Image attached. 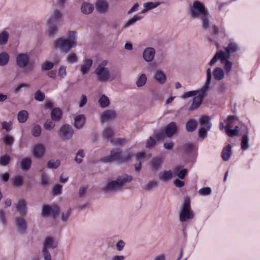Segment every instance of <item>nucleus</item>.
<instances>
[{
	"label": "nucleus",
	"instance_id": "obj_17",
	"mask_svg": "<svg viewBox=\"0 0 260 260\" xmlns=\"http://www.w3.org/2000/svg\"><path fill=\"white\" fill-rule=\"evenodd\" d=\"M108 3L105 0H97L95 3L96 11L100 13H105L108 10Z\"/></svg>",
	"mask_w": 260,
	"mask_h": 260
},
{
	"label": "nucleus",
	"instance_id": "obj_16",
	"mask_svg": "<svg viewBox=\"0 0 260 260\" xmlns=\"http://www.w3.org/2000/svg\"><path fill=\"white\" fill-rule=\"evenodd\" d=\"M154 80L160 85H163L167 82V79L165 73L161 70H157L154 73Z\"/></svg>",
	"mask_w": 260,
	"mask_h": 260
},
{
	"label": "nucleus",
	"instance_id": "obj_46",
	"mask_svg": "<svg viewBox=\"0 0 260 260\" xmlns=\"http://www.w3.org/2000/svg\"><path fill=\"white\" fill-rule=\"evenodd\" d=\"M225 129L227 135L231 137L237 135L239 132V127L238 126H236L233 129H229L226 126Z\"/></svg>",
	"mask_w": 260,
	"mask_h": 260
},
{
	"label": "nucleus",
	"instance_id": "obj_51",
	"mask_svg": "<svg viewBox=\"0 0 260 260\" xmlns=\"http://www.w3.org/2000/svg\"><path fill=\"white\" fill-rule=\"evenodd\" d=\"M85 156V153L83 150H79L76 154L75 158V161L78 164H80L82 162V158Z\"/></svg>",
	"mask_w": 260,
	"mask_h": 260
},
{
	"label": "nucleus",
	"instance_id": "obj_60",
	"mask_svg": "<svg viewBox=\"0 0 260 260\" xmlns=\"http://www.w3.org/2000/svg\"><path fill=\"white\" fill-rule=\"evenodd\" d=\"M209 130V129L205 128L204 127H201L198 132L199 137L202 139H204L205 135H207Z\"/></svg>",
	"mask_w": 260,
	"mask_h": 260
},
{
	"label": "nucleus",
	"instance_id": "obj_45",
	"mask_svg": "<svg viewBox=\"0 0 260 260\" xmlns=\"http://www.w3.org/2000/svg\"><path fill=\"white\" fill-rule=\"evenodd\" d=\"M12 180V184L15 187H19L22 184L23 179L20 176H16Z\"/></svg>",
	"mask_w": 260,
	"mask_h": 260
},
{
	"label": "nucleus",
	"instance_id": "obj_18",
	"mask_svg": "<svg viewBox=\"0 0 260 260\" xmlns=\"http://www.w3.org/2000/svg\"><path fill=\"white\" fill-rule=\"evenodd\" d=\"M45 151V149L43 145L39 144L34 146L32 153L35 157L40 158L43 156Z\"/></svg>",
	"mask_w": 260,
	"mask_h": 260
},
{
	"label": "nucleus",
	"instance_id": "obj_33",
	"mask_svg": "<svg viewBox=\"0 0 260 260\" xmlns=\"http://www.w3.org/2000/svg\"><path fill=\"white\" fill-rule=\"evenodd\" d=\"M214 78L216 80H221L224 77L223 71L220 68H216L213 71Z\"/></svg>",
	"mask_w": 260,
	"mask_h": 260
},
{
	"label": "nucleus",
	"instance_id": "obj_26",
	"mask_svg": "<svg viewBox=\"0 0 260 260\" xmlns=\"http://www.w3.org/2000/svg\"><path fill=\"white\" fill-rule=\"evenodd\" d=\"M158 177L160 180L166 182L172 178V172L170 170L161 171L159 173Z\"/></svg>",
	"mask_w": 260,
	"mask_h": 260
},
{
	"label": "nucleus",
	"instance_id": "obj_31",
	"mask_svg": "<svg viewBox=\"0 0 260 260\" xmlns=\"http://www.w3.org/2000/svg\"><path fill=\"white\" fill-rule=\"evenodd\" d=\"M162 159L161 158L155 157L151 161V164L152 169L154 170H158L160 167L162 163Z\"/></svg>",
	"mask_w": 260,
	"mask_h": 260
},
{
	"label": "nucleus",
	"instance_id": "obj_34",
	"mask_svg": "<svg viewBox=\"0 0 260 260\" xmlns=\"http://www.w3.org/2000/svg\"><path fill=\"white\" fill-rule=\"evenodd\" d=\"M28 113L26 110H21L17 114V119L19 122L24 123L28 119Z\"/></svg>",
	"mask_w": 260,
	"mask_h": 260
},
{
	"label": "nucleus",
	"instance_id": "obj_23",
	"mask_svg": "<svg viewBox=\"0 0 260 260\" xmlns=\"http://www.w3.org/2000/svg\"><path fill=\"white\" fill-rule=\"evenodd\" d=\"M85 121V117L84 115H78L74 118V126L77 129L81 128Z\"/></svg>",
	"mask_w": 260,
	"mask_h": 260
},
{
	"label": "nucleus",
	"instance_id": "obj_48",
	"mask_svg": "<svg viewBox=\"0 0 260 260\" xmlns=\"http://www.w3.org/2000/svg\"><path fill=\"white\" fill-rule=\"evenodd\" d=\"M249 138L247 135L243 136L241 142V148L244 150L248 148L249 147Z\"/></svg>",
	"mask_w": 260,
	"mask_h": 260
},
{
	"label": "nucleus",
	"instance_id": "obj_63",
	"mask_svg": "<svg viewBox=\"0 0 260 260\" xmlns=\"http://www.w3.org/2000/svg\"><path fill=\"white\" fill-rule=\"evenodd\" d=\"M58 76L61 78H63L67 75L66 73V67L64 66H61L58 70Z\"/></svg>",
	"mask_w": 260,
	"mask_h": 260
},
{
	"label": "nucleus",
	"instance_id": "obj_28",
	"mask_svg": "<svg viewBox=\"0 0 260 260\" xmlns=\"http://www.w3.org/2000/svg\"><path fill=\"white\" fill-rule=\"evenodd\" d=\"M51 119L55 121H58L62 117V111L58 108H54L51 112Z\"/></svg>",
	"mask_w": 260,
	"mask_h": 260
},
{
	"label": "nucleus",
	"instance_id": "obj_37",
	"mask_svg": "<svg viewBox=\"0 0 260 260\" xmlns=\"http://www.w3.org/2000/svg\"><path fill=\"white\" fill-rule=\"evenodd\" d=\"M100 106L102 108L107 107L110 104L109 98L105 94H103L99 100Z\"/></svg>",
	"mask_w": 260,
	"mask_h": 260
},
{
	"label": "nucleus",
	"instance_id": "obj_27",
	"mask_svg": "<svg viewBox=\"0 0 260 260\" xmlns=\"http://www.w3.org/2000/svg\"><path fill=\"white\" fill-rule=\"evenodd\" d=\"M160 4V2H147L144 3L143 5L144 9L141 11V13H145L148 11L157 7Z\"/></svg>",
	"mask_w": 260,
	"mask_h": 260
},
{
	"label": "nucleus",
	"instance_id": "obj_29",
	"mask_svg": "<svg viewBox=\"0 0 260 260\" xmlns=\"http://www.w3.org/2000/svg\"><path fill=\"white\" fill-rule=\"evenodd\" d=\"M94 9L93 5L87 2H84L81 8V10L82 13L84 14H90Z\"/></svg>",
	"mask_w": 260,
	"mask_h": 260
},
{
	"label": "nucleus",
	"instance_id": "obj_35",
	"mask_svg": "<svg viewBox=\"0 0 260 260\" xmlns=\"http://www.w3.org/2000/svg\"><path fill=\"white\" fill-rule=\"evenodd\" d=\"M180 167L179 166L176 167L173 169V171L175 174H176L177 177L181 179H183L185 177L187 170L186 169H183L179 171Z\"/></svg>",
	"mask_w": 260,
	"mask_h": 260
},
{
	"label": "nucleus",
	"instance_id": "obj_8",
	"mask_svg": "<svg viewBox=\"0 0 260 260\" xmlns=\"http://www.w3.org/2000/svg\"><path fill=\"white\" fill-rule=\"evenodd\" d=\"M57 246V242L53 237H47L43 242L42 254L44 260H51L49 249L52 250Z\"/></svg>",
	"mask_w": 260,
	"mask_h": 260
},
{
	"label": "nucleus",
	"instance_id": "obj_12",
	"mask_svg": "<svg viewBox=\"0 0 260 260\" xmlns=\"http://www.w3.org/2000/svg\"><path fill=\"white\" fill-rule=\"evenodd\" d=\"M225 51L223 50H220L216 53L218 55H223L226 57H230V54L235 53L238 50L237 45L234 43H230L228 47L224 48Z\"/></svg>",
	"mask_w": 260,
	"mask_h": 260
},
{
	"label": "nucleus",
	"instance_id": "obj_9",
	"mask_svg": "<svg viewBox=\"0 0 260 260\" xmlns=\"http://www.w3.org/2000/svg\"><path fill=\"white\" fill-rule=\"evenodd\" d=\"M76 45V42H71L69 40L63 38H58L53 42V46L55 48L65 53L69 52L72 47H75Z\"/></svg>",
	"mask_w": 260,
	"mask_h": 260
},
{
	"label": "nucleus",
	"instance_id": "obj_49",
	"mask_svg": "<svg viewBox=\"0 0 260 260\" xmlns=\"http://www.w3.org/2000/svg\"><path fill=\"white\" fill-rule=\"evenodd\" d=\"M141 16L138 15H135L134 17L129 19L127 22L125 24L124 27H126L134 24L136 22L140 20L141 19Z\"/></svg>",
	"mask_w": 260,
	"mask_h": 260
},
{
	"label": "nucleus",
	"instance_id": "obj_10",
	"mask_svg": "<svg viewBox=\"0 0 260 260\" xmlns=\"http://www.w3.org/2000/svg\"><path fill=\"white\" fill-rule=\"evenodd\" d=\"M30 57L26 53H20L17 55L16 57V62L17 66L21 69L27 68L29 70H32L34 66L29 62Z\"/></svg>",
	"mask_w": 260,
	"mask_h": 260
},
{
	"label": "nucleus",
	"instance_id": "obj_61",
	"mask_svg": "<svg viewBox=\"0 0 260 260\" xmlns=\"http://www.w3.org/2000/svg\"><path fill=\"white\" fill-rule=\"evenodd\" d=\"M4 141L6 145L11 146L14 142V138L13 137L7 135L5 136Z\"/></svg>",
	"mask_w": 260,
	"mask_h": 260
},
{
	"label": "nucleus",
	"instance_id": "obj_14",
	"mask_svg": "<svg viewBox=\"0 0 260 260\" xmlns=\"http://www.w3.org/2000/svg\"><path fill=\"white\" fill-rule=\"evenodd\" d=\"M155 55V49L152 47H147L143 52V58L144 60L148 62L152 61Z\"/></svg>",
	"mask_w": 260,
	"mask_h": 260
},
{
	"label": "nucleus",
	"instance_id": "obj_42",
	"mask_svg": "<svg viewBox=\"0 0 260 260\" xmlns=\"http://www.w3.org/2000/svg\"><path fill=\"white\" fill-rule=\"evenodd\" d=\"M41 184L44 186L46 187L49 184V179L48 176L45 173H42L40 177Z\"/></svg>",
	"mask_w": 260,
	"mask_h": 260
},
{
	"label": "nucleus",
	"instance_id": "obj_54",
	"mask_svg": "<svg viewBox=\"0 0 260 260\" xmlns=\"http://www.w3.org/2000/svg\"><path fill=\"white\" fill-rule=\"evenodd\" d=\"M41 127L39 125H35L31 131L32 135L35 137H39L41 134Z\"/></svg>",
	"mask_w": 260,
	"mask_h": 260
},
{
	"label": "nucleus",
	"instance_id": "obj_21",
	"mask_svg": "<svg viewBox=\"0 0 260 260\" xmlns=\"http://www.w3.org/2000/svg\"><path fill=\"white\" fill-rule=\"evenodd\" d=\"M176 123L174 122H171L166 126L164 131L168 137H171L176 132Z\"/></svg>",
	"mask_w": 260,
	"mask_h": 260
},
{
	"label": "nucleus",
	"instance_id": "obj_7",
	"mask_svg": "<svg viewBox=\"0 0 260 260\" xmlns=\"http://www.w3.org/2000/svg\"><path fill=\"white\" fill-rule=\"evenodd\" d=\"M193 217L194 214L191 209L190 199L186 197L184 198L179 214V220L181 222H184L192 219Z\"/></svg>",
	"mask_w": 260,
	"mask_h": 260
},
{
	"label": "nucleus",
	"instance_id": "obj_20",
	"mask_svg": "<svg viewBox=\"0 0 260 260\" xmlns=\"http://www.w3.org/2000/svg\"><path fill=\"white\" fill-rule=\"evenodd\" d=\"M115 116V113L111 110H107L103 112L100 117V121L103 122L114 118Z\"/></svg>",
	"mask_w": 260,
	"mask_h": 260
},
{
	"label": "nucleus",
	"instance_id": "obj_59",
	"mask_svg": "<svg viewBox=\"0 0 260 260\" xmlns=\"http://www.w3.org/2000/svg\"><path fill=\"white\" fill-rule=\"evenodd\" d=\"M2 126L3 129H5L7 132H9L12 128V122L11 121H3L2 122Z\"/></svg>",
	"mask_w": 260,
	"mask_h": 260
},
{
	"label": "nucleus",
	"instance_id": "obj_38",
	"mask_svg": "<svg viewBox=\"0 0 260 260\" xmlns=\"http://www.w3.org/2000/svg\"><path fill=\"white\" fill-rule=\"evenodd\" d=\"M60 165V161L59 159H51L47 164V167L50 169H57Z\"/></svg>",
	"mask_w": 260,
	"mask_h": 260
},
{
	"label": "nucleus",
	"instance_id": "obj_1",
	"mask_svg": "<svg viewBox=\"0 0 260 260\" xmlns=\"http://www.w3.org/2000/svg\"><path fill=\"white\" fill-rule=\"evenodd\" d=\"M191 15L193 17L199 18L202 21V27L207 29L210 27L209 12L204 5L199 1H195L190 10Z\"/></svg>",
	"mask_w": 260,
	"mask_h": 260
},
{
	"label": "nucleus",
	"instance_id": "obj_15",
	"mask_svg": "<svg viewBox=\"0 0 260 260\" xmlns=\"http://www.w3.org/2000/svg\"><path fill=\"white\" fill-rule=\"evenodd\" d=\"M15 224L18 232L20 233H23L27 229L26 220L22 217H16L15 218Z\"/></svg>",
	"mask_w": 260,
	"mask_h": 260
},
{
	"label": "nucleus",
	"instance_id": "obj_6",
	"mask_svg": "<svg viewBox=\"0 0 260 260\" xmlns=\"http://www.w3.org/2000/svg\"><path fill=\"white\" fill-rule=\"evenodd\" d=\"M62 14L58 10H54L51 16L47 20L48 34L50 37H53L57 32L58 26L61 21Z\"/></svg>",
	"mask_w": 260,
	"mask_h": 260
},
{
	"label": "nucleus",
	"instance_id": "obj_22",
	"mask_svg": "<svg viewBox=\"0 0 260 260\" xmlns=\"http://www.w3.org/2000/svg\"><path fill=\"white\" fill-rule=\"evenodd\" d=\"M210 118L208 116L203 115L199 119V123L201 127L210 129L211 127L212 124L210 121Z\"/></svg>",
	"mask_w": 260,
	"mask_h": 260
},
{
	"label": "nucleus",
	"instance_id": "obj_13",
	"mask_svg": "<svg viewBox=\"0 0 260 260\" xmlns=\"http://www.w3.org/2000/svg\"><path fill=\"white\" fill-rule=\"evenodd\" d=\"M73 134V129L72 126L68 124H64L60 128L59 135L62 136L65 139H70Z\"/></svg>",
	"mask_w": 260,
	"mask_h": 260
},
{
	"label": "nucleus",
	"instance_id": "obj_55",
	"mask_svg": "<svg viewBox=\"0 0 260 260\" xmlns=\"http://www.w3.org/2000/svg\"><path fill=\"white\" fill-rule=\"evenodd\" d=\"M198 192L201 196H208L211 194L212 190L211 188L206 187L200 189Z\"/></svg>",
	"mask_w": 260,
	"mask_h": 260
},
{
	"label": "nucleus",
	"instance_id": "obj_5",
	"mask_svg": "<svg viewBox=\"0 0 260 260\" xmlns=\"http://www.w3.org/2000/svg\"><path fill=\"white\" fill-rule=\"evenodd\" d=\"M132 179L133 177L131 175L122 174L118 176L115 180L107 183L102 190L105 193L116 191L120 190L125 183L130 182Z\"/></svg>",
	"mask_w": 260,
	"mask_h": 260
},
{
	"label": "nucleus",
	"instance_id": "obj_11",
	"mask_svg": "<svg viewBox=\"0 0 260 260\" xmlns=\"http://www.w3.org/2000/svg\"><path fill=\"white\" fill-rule=\"evenodd\" d=\"M230 58L223 55L219 56L217 53H216L210 61L209 65L213 66L215 64L218 60H220L221 63L224 64V69L226 73L228 74L231 71L233 66L232 62L228 60Z\"/></svg>",
	"mask_w": 260,
	"mask_h": 260
},
{
	"label": "nucleus",
	"instance_id": "obj_56",
	"mask_svg": "<svg viewBox=\"0 0 260 260\" xmlns=\"http://www.w3.org/2000/svg\"><path fill=\"white\" fill-rule=\"evenodd\" d=\"M59 211V208L58 206L56 205H52L51 206L50 215H51L54 218H56L58 214Z\"/></svg>",
	"mask_w": 260,
	"mask_h": 260
},
{
	"label": "nucleus",
	"instance_id": "obj_58",
	"mask_svg": "<svg viewBox=\"0 0 260 260\" xmlns=\"http://www.w3.org/2000/svg\"><path fill=\"white\" fill-rule=\"evenodd\" d=\"M156 144V141L153 137H150L147 140L146 147L149 149H151L154 147Z\"/></svg>",
	"mask_w": 260,
	"mask_h": 260
},
{
	"label": "nucleus",
	"instance_id": "obj_30",
	"mask_svg": "<svg viewBox=\"0 0 260 260\" xmlns=\"http://www.w3.org/2000/svg\"><path fill=\"white\" fill-rule=\"evenodd\" d=\"M197 127V122L193 119H189L186 123L185 128L187 132H192L194 131Z\"/></svg>",
	"mask_w": 260,
	"mask_h": 260
},
{
	"label": "nucleus",
	"instance_id": "obj_3",
	"mask_svg": "<svg viewBox=\"0 0 260 260\" xmlns=\"http://www.w3.org/2000/svg\"><path fill=\"white\" fill-rule=\"evenodd\" d=\"M108 61L104 60L100 63L94 70V73L96 76V80L100 82L111 81L119 77L118 74L111 75L110 70L107 67Z\"/></svg>",
	"mask_w": 260,
	"mask_h": 260
},
{
	"label": "nucleus",
	"instance_id": "obj_32",
	"mask_svg": "<svg viewBox=\"0 0 260 260\" xmlns=\"http://www.w3.org/2000/svg\"><path fill=\"white\" fill-rule=\"evenodd\" d=\"M31 160L30 158L26 157L23 158L20 162V167L22 170L27 171L30 168Z\"/></svg>",
	"mask_w": 260,
	"mask_h": 260
},
{
	"label": "nucleus",
	"instance_id": "obj_57",
	"mask_svg": "<svg viewBox=\"0 0 260 260\" xmlns=\"http://www.w3.org/2000/svg\"><path fill=\"white\" fill-rule=\"evenodd\" d=\"M35 99L37 101L42 102L45 99V95L40 90H38L35 93Z\"/></svg>",
	"mask_w": 260,
	"mask_h": 260
},
{
	"label": "nucleus",
	"instance_id": "obj_53",
	"mask_svg": "<svg viewBox=\"0 0 260 260\" xmlns=\"http://www.w3.org/2000/svg\"><path fill=\"white\" fill-rule=\"evenodd\" d=\"M114 133L113 131L109 128H105L103 133V137L107 139H110L111 137L113 136Z\"/></svg>",
	"mask_w": 260,
	"mask_h": 260
},
{
	"label": "nucleus",
	"instance_id": "obj_50",
	"mask_svg": "<svg viewBox=\"0 0 260 260\" xmlns=\"http://www.w3.org/2000/svg\"><path fill=\"white\" fill-rule=\"evenodd\" d=\"M67 61L70 63L76 62L78 61V57L75 53L72 52L68 55Z\"/></svg>",
	"mask_w": 260,
	"mask_h": 260
},
{
	"label": "nucleus",
	"instance_id": "obj_4",
	"mask_svg": "<svg viewBox=\"0 0 260 260\" xmlns=\"http://www.w3.org/2000/svg\"><path fill=\"white\" fill-rule=\"evenodd\" d=\"M132 156V151L128 150L124 154H122L121 150L115 149L111 151L109 155L103 157L102 161L107 163H111L115 161L118 164H122L131 160Z\"/></svg>",
	"mask_w": 260,
	"mask_h": 260
},
{
	"label": "nucleus",
	"instance_id": "obj_44",
	"mask_svg": "<svg viewBox=\"0 0 260 260\" xmlns=\"http://www.w3.org/2000/svg\"><path fill=\"white\" fill-rule=\"evenodd\" d=\"M54 64L50 61H45L41 65V70L42 71H49L53 69Z\"/></svg>",
	"mask_w": 260,
	"mask_h": 260
},
{
	"label": "nucleus",
	"instance_id": "obj_2",
	"mask_svg": "<svg viewBox=\"0 0 260 260\" xmlns=\"http://www.w3.org/2000/svg\"><path fill=\"white\" fill-rule=\"evenodd\" d=\"M207 80L204 85L200 88V92L193 98L191 105L189 108V111L197 109L202 104L203 99L207 96L208 92L210 88L212 80V72L211 69L207 70Z\"/></svg>",
	"mask_w": 260,
	"mask_h": 260
},
{
	"label": "nucleus",
	"instance_id": "obj_24",
	"mask_svg": "<svg viewBox=\"0 0 260 260\" xmlns=\"http://www.w3.org/2000/svg\"><path fill=\"white\" fill-rule=\"evenodd\" d=\"M92 64V60L90 59H85L84 62L81 66V71L84 75L87 74L90 70Z\"/></svg>",
	"mask_w": 260,
	"mask_h": 260
},
{
	"label": "nucleus",
	"instance_id": "obj_64",
	"mask_svg": "<svg viewBox=\"0 0 260 260\" xmlns=\"http://www.w3.org/2000/svg\"><path fill=\"white\" fill-rule=\"evenodd\" d=\"M10 162V157L8 155H4L0 158V164L2 166H7Z\"/></svg>",
	"mask_w": 260,
	"mask_h": 260
},
{
	"label": "nucleus",
	"instance_id": "obj_36",
	"mask_svg": "<svg viewBox=\"0 0 260 260\" xmlns=\"http://www.w3.org/2000/svg\"><path fill=\"white\" fill-rule=\"evenodd\" d=\"M147 78L145 74H142L136 81V84L138 87L143 86L147 82Z\"/></svg>",
	"mask_w": 260,
	"mask_h": 260
},
{
	"label": "nucleus",
	"instance_id": "obj_19",
	"mask_svg": "<svg viewBox=\"0 0 260 260\" xmlns=\"http://www.w3.org/2000/svg\"><path fill=\"white\" fill-rule=\"evenodd\" d=\"M15 208L20 215L23 216L26 214V203L24 200H20L16 204Z\"/></svg>",
	"mask_w": 260,
	"mask_h": 260
},
{
	"label": "nucleus",
	"instance_id": "obj_39",
	"mask_svg": "<svg viewBox=\"0 0 260 260\" xmlns=\"http://www.w3.org/2000/svg\"><path fill=\"white\" fill-rule=\"evenodd\" d=\"M9 37V33L6 31L0 32V45H4L7 43Z\"/></svg>",
	"mask_w": 260,
	"mask_h": 260
},
{
	"label": "nucleus",
	"instance_id": "obj_41",
	"mask_svg": "<svg viewBox=\"0 0 260 260\" xmlns=\"http://www.w3.org/2000/svg\"><path fill=\"white\" fill-rule=\"evenodd\" d=\"M9 60V56L6 52L0 54V66H3L7 64Z\"/></svg>",
	"mask_w": 260,
	"mask_h": 260
},
{
	"label": "nucleus",
	"instance_id": "obj_43",
	"mask_svg": "<svg viewBox=\"0 0 260 260\" xmlns=\"http://www.w3.org/2000/svg\"><path fill=\"white\" fill-rule=\"evenodd\" d=\"M110 141L113 145L120 146L123 144L125 143L126 142V140L124 138H111L110 139Z\"/></svg>",
	"mask_w": 260,
	"mask_h": 260
},
{
	"label": "nucleus",
	"instance_id": "obj_47",
	"mask_svg": "<svg viewBox=\"0 0 260 260\" xmlns=\"http://www.w3.org/2000/svg\"><path fill=\"white\" fill-rule=\"evenodd\" d=\"M200 92V89L197 90L190 91L185 92L182 95V98L187 99L191 96H196Z\"/></svg>",
	"mask_w": 260,
	"mask_h": 260
},
{
	"label": "nucleus",
	"instance_id": "obj_25",
	"mask_svg": "<svg viewBox=\"0 0 260 260\" xmlns=\"http://www.w3.org/2000/svg\"><path fill=\"white\" fill-rule=\"evenodd\" d=\"M232 155V147L230 145L225 146L221 153L222 158L224 161H228L230 159Z\"/></svg>",
	"mask_w": 260,
	"mask_h": 260
},
{
	"label": "nucleus",
	"instance_id": "obj_40",
	"mask_svg": "<svg viewBox=\"0 0 260 260\" xmlns=\"http://www.w3.org/2000/svg\"><path fill=\"white\" fill-rule=\"evenodd\" d=\"M158 186V183L154 180H151L148 182L143 187V189L147 191H150L152 189L156 188Z\"/></svg>",
	"mask_w": 260,
	"mask_h": 260
},
{
	"label": "nucleus",
	"instance_id": "obj_52",
	"mask_svg": "<svg viewBox=\"0 0 260 260\" xmlns=\"http://www.w3.org/2000/svg\"><path fill=\"white\" fill-rule=\"evenodd\" d=\"M53 121L52 119H47L44 125L45 129L47 131L52 129L55 126V123Z\"/></svg>",
	"mask_w": 260,
	"mask_h": 260
},
{
	"label": "nucleus",
	"instance_id": "obj_62",
	"mask_svg": "<svg viewBox=\"0 0 260 260\" xmlns=\"http://www.w3.org/2000/svg\"><path fill=\"white\" fill-rule=\"evenodd\" d=\"M165 133L164 130L156 132L154 134V137L157 141H160L164 139Z\"/></svg>",
	"mask_w": 260,
	"mask_h": 260
}]
</instances>
